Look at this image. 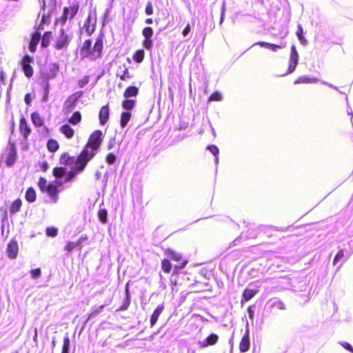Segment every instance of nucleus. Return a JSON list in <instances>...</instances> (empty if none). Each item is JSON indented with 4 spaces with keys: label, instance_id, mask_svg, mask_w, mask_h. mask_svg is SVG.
I'll use <instances>...</instances> for the list:
<instances>
[{
    "label": "nucleus",
    "instance_id": "4",
    "mask_svg": "<svg viewBox=\"0 0 353 353\" xmlns=\"http://www.w3.org/2000/svg\"><path fill=\"white\" fill-rule=\"evenodd\" d=\"M164 254L177 264L173 266V274H177L179 271L183 269L188 264V261L183 259V255L173 249L167 248L164 250Z\"/></svg>",
    "mask_w": 353,
    "mask_h": 353
},
{
    "label": "nucleus",
    "instance_id": "40",
    "mask_svg": "<svg viewBox=\"0 0 353 353\" xmlns=\"http://www.w3.org/2000/svg\"><path fill=\"white\" fill-rule=\"evenodd\" d=\"M136 101L134 99H126L122 101V107L125 110H132L134 108Z\"/></svg>",
    "mask_w": 353,
    "mask_h": 353
},
{
    "label": "nucleus",
    "instance_id": "52",
    "mask_svg": "<svg viewBox=\"0 0 353 353\" xmlns=\"http://www.w3.org/2000/svg\"><path fill=\"white\" fill-rule=\"evenodd\" d=\"M31 276L33 279L39 278L41 274V271L40 268L33 269L30 271Z\"/></svg>",
    "mask_w": 353,
    "mask_h": 353
},
{
    "label": "nucleus",
    "instance_id": "9",
    "mask_svg": "<svg viewBox=\"0 0 353 353\" xmlns=\"http://www.w3.org/2000/svg\"><path fill=\"white\" fill-rule=\"evenodd\" d=\"M83 91H79L70 95L63 103V111L70 112L77 105V102L82 96Z\"/></svg>",
    "mask_w": 353,
    "mask_h": 353
},
{
    "label": "nucleus",
    "instance_id": "10",
    "mask_svg": "<svg viewBox=\"0 0 353 353\" xmlns=\"http://www.w3.org/2000/svg\"><path fill=\"white\" fill-rule=\"evenodd\" d=\"M153 34L154 31L151 27L147 26L142 30V35L143 37L142 45L148 50H152L153 47V41L152 39Z\"/></svg>",
    "mask_w": 353,
    "mask_h": 353
},
{
    "label": "nucleus",
    "instance_id": "58",
    "mask_svg": "<svg viewBox=\"0 0 353 353\" xmlns=\"http://www.w3.org/2000/svg\"><path fill=\"white\" fill-rule=\"evenodd\" d=\"M24 101L27 105H30L31 103L32 99L29 93L25 95Z\"/></svg>",
    "mask_w": 353,
    "mask_h": 353
},
{
    "label": "nucleus",
    "instance_id": "37",
    "mask_svg": "<svg viewBox=\"0 0 353 353\" xmlns=\"http://www.w3.org/2000/svg\"><path fill=\"white\" fill-rule=\"evenodd\" d=\"M133 59L137 63H141L145 58V52L143 49L137 50L134 52Z\"/></svg>",
    "mask_w": 353,
    "mask_h": 353
},
{
    "label": "nucleus",
    "instance_id": "15",
    "mask_svg": "<svg viewBox=\"0 0 353 353\" xmlns=\"http://www.w3.org/2000/svg\"><path fill=\"white\" fill-rule=\"evenodd\" d=\"M19 248L18 242L15 239H12L8 244L6 252L8 256L11 259H14L17 257Z\"/></svg>",
    "mask_w": 353,
    "mask_h": 353
},
{
    "label": "nucleus",
    "instance_id": "21",
    "mask_svg": "<svg viewBox=\"0 0 353 353\" xmlns=\"http://www.w3.org/2000/svg\"><path fill=\"white\" fill-rule=\"evenodd\" d=\"M110 110L108 105L102 106L99 110V119L101 125H104L106 124L109 119Z\"/></svg>",
    "mask_w": 353,
    "mask_h": 353
},
{
    "label": "nucleus",
    "instance_id": "41",
    "mask_svg": "<svg viewBox=\"0 0 353 353\" xmlns=\"http://www.w3.org/2000/svg\"><path fill=\"white\" fill-rule=\"evenodd\" d=\"M98 218L102 223L108 221V212L105 209H101L98 212Z\"/></svg>",
    "mask_w": 353,
    "mask_h": 353
},
{
    "label": "nucleus",
    "instance_id": "24",
    "mask_svg": "<svg viewBox=\"0 0 353 353\" xmlns=\"http://www.w3.org/2000/svg\"><path fill=\"white\" fill-rule=\"evenodd\" d=\"M164 310V305L161 304L157 307L150 317V327H153L157 322L160 314Z\"/></svg>",
    "mask_w": 353,
    "mask_h": 353
},
{
    "label": "nucleus",
    "instance_id": "32",
    "mask_svg": "<svg viewBox=\"0 0 353 353\" xmlns=\"http://www.w3.org/2000/svg\"><path fill=\"white\" fill-rule=\"evenodd\" d=\"M25 199L29 203H33L36 201L37 194L34 189L32 187H30L27 189L25 194Z\"/></svg>",
    "mask_w": 353,
    "mask_h": 353
},
{
    "label": "nucleus",
    "instance_id": "25",
    "mask_svg": "<svg viewBox=\"0 0 353 353\" xmlns=\"http://www.w3.org/2000/svg\"><path fill=\"white\" fill-rule=\"evenodd\" d=\"M31 121L35 127H41L44 124V119L38 112H33L30 114Z\"/></svg>",
    "mask_w": 353,
    "mask_h": 353
},
{
    "label": "nucleus",
    "instance_id": "38",
    "mask_svg": "<svg viewBox=\"0 0 353 353\" xmlns=\"http://www.w3.org/2000/svg\"><path fill=\"white\" fill-rule=\"evenodd\" d=\"M296 34L300 41V43L305 46L307 43V39L303 37V29L301 24H299L297 26V30Z\"/></svg>",
    "mask_w": 353,
    "mask_h": 353
},
{
    "label": "nucleus",
    "instance_id": "59",
    "mask_svg": "<svg viewBox=\"0 0 353 353\" xmlns=\"http://www.w3.org/2000/svg\"><path fill=\"white\" fill-rule=\"evenodd\" d=\"M5 79H6L5 73L3 70H1L0 71V81L3 84L5 83Z\"/></svg>",
    "mask_w": 353,
    "mask_h": 353
},
{
    "label": "nucleus",
    "instance_id": "5",
    "mask_svg": "<svg viewBox=\"0 0 353 353\" xmlns=\"http://www.w3.org/2000/svg\"><path fill=\"white\" fill-rule=\"evenodd\" d=\"M69 6L63 8V13L58 19L62 25L65 24L68 19H72L79 10L80 4L78 0L69 1Z\"/></svg>",
    "mask_w": 353,
    "mask_h": 353
},
{
    "label": "nucleus",
    "instance_id": "44",
    "mask_svg": "<svg viewBox=\"0 0 353 353\" xmlns=\"http://www.w3.org/2000/svg\"><path fill=\"white\" fill-rule=\"evenodd\" d=\"M222 99V96L219 92H214L208 98L209 101H220Z\"/></svg>",
    "mask_w": 353,
    "mask_h": 353
},
{
    "label": "nucleus",
    "instance_id": "62",
    "mask_svg": "<svg viewBox=\"0 0 353 353\" xmlns=\"http://www.w3.org/2000/svg\"><path fill=\"white\" fill-rule=\"evenodd\" d=\"M42 168H43V170L45 172L48 170V163L47 162H44L42 163Z\"/></svg>",
    "mask_w": 353,
    "mask_h": 353
},
{
    "label": "nucleus",
    "instance_id": "60",
    "mask_svg": "<svg viewBox=\"0 0 353 353\" xmlns=\"http://www.w3.org/2000/svg\"><path fill=\"white\" fill-rule=\"evenodd\" d=\"M43 77L45 79H49L50 78H54L55 77V73L54 72H52V74H43Z\"/></svg>",
    "mask_w": 353,
    "mask_h": 353
},
{
    "label": "nucleus",
    "instance_id": "28",
    "mask_svg": "<svg viewBox=\"0 0 353 353\" xmlns=\"http://www.w3.org/2000/svg\"><path fill=\"white\" fill-rule=\"evenodd\" d=\"M52 37V32L51 31H46L42 37H41V46L43 48L48 47L50 44Z\"/></svg>",
    "mask_w": 353,
    "mask_h": 353
},
{
    "label": "nucleus",
    "instance_id": "48",
    "mask_svg": "<svg viewBox=\"0 0 353 353\" xmlns=\"http://www.w3.org/2000/svg\"><path fill=\"white\" fill-rule=\"evenodd\" d=\"M52 12H50L49 13L46 14H43L42 17H41V23L42 24H50V21H51V13Z\"/></svg>",
    "mask_w": 353,
    "mask_h": 353
},
{
    "label": "nucleus",
    "instance_id": "17",
    "mask_svg": "<svg viewBox=\"0 0 353 353\" xmlns=\"http://www.w3.org/2000/svg\"><path fill=\"white\" fill-rule=\"evenodd\" d=\"M19 129L23 139L26 140L30 134L32 130L28 124L26 119L23 116H21L19 119Z\"/></svg>",
    "mask_w": 353,
    "mask_h": 353
},
{
    "label": "nucleus",
    "instance_id": "11",
    "mask_svg": "<svg viewBox=\"0 0 353 353\" xmlns=\"http://www.w3.org/2000/svg\"><path fill=\"white\" fill-rule=\"evenodd\" d=\"M250 330L248 324H246L244 334L240 341L239 348L241 352L245 353L250 350Z\"/></svg>",
    "mask_w": 353,
    "mask_h": 353
},
{
    "label": "nucleus",
    "instance_id": "34",
    "mask_svg": "<svg viewBox=\"0 0 353 353\" xmlns=\"http://www.w3.org/2000/svg\"><path fill=\"white\" fill-rule=\"evenodd\" d=\"M67 169L64 167H55L52 170V174L56 179H61L66 174Z\"/></svg>",
    "mask_w": 353,
    "mask_h": 353
},
{
    "label": "nucleus",
    "instance_id": "16",
    "mask_svg": "<svg viewBox=\"0 0 353 353\" xmlns=\"http://www.w3.org/2000/svg\"><path fill=\"white\" fill-rule=\"evenodd\" d=\"M83 28L88 36H91L94 32L96 30V17L92 19L91 13L87 17Z\"/></svg>",
    "mask_w": 353,
    "mask_h": 353
},
{
    "label": "nucleus",
    "instance_id": "30",
    "mask_svg": "<svg viewBox=\"0 0 353 353\" xmlns=\"http://www.w3.org/2000/svg\"><path fill=\"white\" fill-rule=\"evenodd\" d=\"M139 94V89L136 86L130 85L128 86L124 92L123 96L125 98L128 99L131 97H137Z\"/></svg>",
    "mask_w": 353,
    "mask_h": 353
},
{
    "label": "nucleus",
    "instance_id": "19",
    "mask_svg": "<svg viewBox=\"0 0 353 353\" xmlns=\"http://www.w3.org/2000/svg\"><path fill=\"white\" fill-rule=\"evenodd\" d=\"M41 40V32L35 31L32 34L31 39L29 42L28 49L34 53L37 51V47Z\"/></svg>",
    "mask_w": 353,
    "mask_h": 353
},
{
    "label": "nucleus",
    "instance_id": "31",
    "mask_svg": "<svg viewBox=\"0 0 353 353\" xmlns=\"http://www.w3.org/2000/svg\"><path fill=\"white\" fill-rule=\"evenodd\" d=\"M22 205V201L20 199H15L10 205V212L11 214H14L20 211Z\"/></svg>",
    "mask_w": 353,
    "mask_h": 353
},
{
    "label": "nucleus",
    "instance_id": "33",
    "mask_svg": "<svg viewBox=\"0 0 353 353\" xmlns=\"http://www.w3.org/2000/svg\"><path fill=\"white\" fill-rule=\"evenodd\" d=\"M317 82V79L311 78L309 77H299L294 81V84H301V83H314Z\"/></svg>",
    "mask_w": 353,
    "mask_h": 353
},
{
    "label": "nucleus",
    "instance_id": "29",
    "mask_svg": "<svg viewBox=\"0 0 353 353\" xmlns=\"http://www.w3.org/2000/svg\"><path fill=\"white\" fill-rule=\"evenodd\" d=\"M116 77H119L123 81H127L133 77L130 73L128 68L125 65L123 66V70L121 73L117 72Z\"/></svg>",
    "mask_w": 353,
    "mask_h": 353
},
{
    "label": "nucleus",
    "instance_id": "43",
    "mask_svg": "<svg viewBox=\"0 0 353 353\" xmlns=\"http://www.w3.org/2000/svg\"><path fill=\"white\" fill-rule=\"evenodd\" d=\"M46 234L48 236L55 237L58 234V229L54 227H48L46 229Z\"/></svg>",
    "mask_w": 353,
    "mask_h": 353
},
{
    "label": "nucleus",
    "instance_id": "3",
    "mask_svg": "<svg viewBox=\"0 0 353 353\" xmlns=\"http://www.w3.org/2000/svg\"><path fill=\"white\" fill-rule=\"evenodd\" d=\"M61 185V182L59 181L48 183L44 177H40L38 181V186L41 192L46 193L54 203L57 201L60 192L58 185Z\"/></svg>",
    "mask_w": 353,
    "mask_h": 353
},
{
    "label": "nucleus",
    "instance_id": "13",
    "mask_svg": "<svg viewBox=\"0 0 353 353\" xmlns=\"http://www.w3.org/2000/svg\"><path fill=\"white\" fill-rule=\"evenodd\" d=\"M299 61V54L296 50V48L294 46H292L291 47V52H290V57L289 59V65L288 68V72L286 74H290L293 72L298 64Z\"/></svg>",
    "mask_w": 353,
    "mask_h": 353
},
{
    "label": "nucleus",
    "instance_id": "7",
    "mask_svg": "<svg viewBox=\"0 0 353 353\" xmlns=\"http://www.w3.org/2000/svg\"><path fill=\"white\" fill-rule=\"evenodd\" d=\"M85 158V157L81 156V152L77 157L71 156L68 152H64L61 154L59 157V163L64 165H74V166H79V159H80L81 163L84 162V166H86L89 161Z\"/></svg>",
    "mask_w": 353,
    "mask_h": 353
},
{
    "label": "nucleus",
    "instance_id": "51",
    "mask_svg": "<svg viewBox=\"0 0 353 353\" xmlns=\"http://www.w3.org/2000/svg\"><path fill=\"white\" fill-rule=\"evenodd\" d=\"M104 307V305H100L99 307L96 308L95 310H94L88 316V320L91 319V318H93L96 315L99 314L102 309Z\"/></svg>",
    "mask_w": 353,
    "mask_h": 353
},
{
    "label": "nucleus",
    "instance_id": "8",
    "mask_svg": "<svg viewBox=\"0 0 353 353\" xmlns=\"http://www.w3.org/2000/svg\"><path fill=\"white\" fill-rule=\"evenodd\" d=\"M34 62V58L28 54L23 57L21 61V65L25 76L28 78H31L34 74V70L31 63Z\"/></svg>",
    "mask_w": 353,
    "mask_h": 353
},
{
    "label": "nucleus",
    "instance_id": "6",
    "mask_svg": "<svg viewBox=\"0 0 353 353\" xmlns=\"http://www.w3.org/2000/svg\"><path fill=\"white\" fill-rule=\"evenodd\" d=\"M71 42V36L63 28L59 30V35L56 37L53 48L57 51L65 50Z\"/></svg>",
    "mask_w": 353,
    "mask_h": 353
},
{
    "label": "nucleus",
    "instance_id": "61",
    "mask_svg": "<svg viewBox=\"0 0 353 353\" xmlns=\"http://www.w3.org/2000/svg\"><path fill=\"white\" fill-rule=\"evenodd\" d=\"M36 28V31H38L39 32H41V31L43 30L44 28L43 26V24H40L37 27L35 28Z\"/></svg>",
    "mask_w": 353,
    "mask_h": 353
},
{
    "label": "nucleus",
    "instance_id": "14",
    "mask_svg": "<svg viewBox=\"0 0 353 353\" xmlns=\"http://www.w3.org/2000/svg\"><path fill=\"white\" fill-rule=\"evenodd\" d=\"M79 166H73L72 169L69 171L68 173L66 172V177L65 178V182H71L76 177L77 174L82 172L86 166H84V162H81L80 159H79Z\"/></svg>",
    "mask_w": 353,
    "mask_h": 353
},
{
    "label": "nucleus",
    "instance_id": "42",
    "mask_svg": "<svg viewBox=\"0 0 353 353\" xmlns=\"http://www.w3.org/2000/svg\"><path fill=\"white\" fill-rule=\"evenodd\" d=\"M70 340L68 336L63 338L61 353H69Z\"/></svg>",
    "mask_w": 353,
    "mask_h": 353
},
{
    "label": "nucleus",
    "instance_id": "20",
    "mask_svg": "<svg viewBox=\"0 0 353 353\" xmlns=\"http://www.w3.org/2000/svg\"><path fill=\"white\" fill-rule=\"evenodd\" d=\"M59 132L67 139H72L74 134V130L70 126V123H64L59 128Z\"/></svg>",
    "mask_w": 353,
    "mask_h": 353
},
{
    "label": "nucleus",
    "instance_id": "35",
    "mask_svg": "<svg viewBox=\"0 0 353 353\" xmlns=\"http://www.w3.org/2000/svg\"><path fill=\"white\" fill-rule=\"evenodd\" d=\"M161 269L165 274L170 273L172 269H173V267L168 259H163L161 261Z\"/></svg>",
    "mask_w": 353,
    "mask_h": 353
},
{
    "label": "nucleus",
    "instance_id": "2",
    "mask_svg": "<svg viewBox=\"0 0 353 353\" xmlns=\"http://www.w3.org/2000/svg\"><path fill=\"white\" fill-rule=\"evenodd\" d=\"M103 50V36L98 37L92 48L91 39H86L80 49V54L83 59L90 58L92 60L100 58Z\"/></svg>",
    "mask_w": 353,
    "mask_h": 353
},
{
    "label": "nucleus",
    "instance_id": "47",
    "mask_svg": "<svg viewBox=\"0 0 353 353\" xmlns=\"http://www.w3.org/2000/svg\"><path fill=\"white\" fill-rule=\"evenodd\" d=\"M285 46H286V43H281L280 45L270 43L268 49L271 50H272L274 52H276V51H277L279 49L285 48Z\"/></svg>",
    "mask_w": 353,
    "mask_h": 353
},
{
    "label": "nucleus",
    "instance_id": "46",
    "mask_svg": "<svg viewBox=\"0 0 353 353\" xmlns=\"http://www.w3.org/2000/svg\"><path fill=\"white\" fill-rule=\"evenodd\" d=\"M89 81H90V76H88V75L84 76L83 78L78 80V82H77L78 86L79 88H83L89 83Z\"/></svg>",
    "mask_w": 353,
    "mask_h": 353
},
{
    "label": "nucleus",
    "instance_id": "64",
    "mask_svg": "<svg viewBox=\"0 0 353 353\" xmlns=\"http://www.w3.org/2000/svg\"><path fill=\"white\" fill-rule=\"evenodd\" d=\"M248 312H249L250 318V319H252V317H253V311H252V310L251 307H249L248 308Z\"/></svg>",
    "mask_w": 353,
    "mask_h": 353
},
{
    "label": "nucleus",
    "instance_id": "57",
    "mask_svg": "<svg viewBox=\"0 0 353 353\" xmlns=\"http://www.w3.org/2000/svg\"><path fill=\"white\" fill-rule=\"evenodd\" d=\"M270 43H268V42H265V41H258L255 43V45H259L261 47H265L266 48H269V46H270Z\"/></svg>",
    "mask_w": 353,
    "mask_h": 353
},
{
    "label": "nucleus",
    "instance_id": "27",
    "mask_svg": "<svg viewBox=\"0 0 353 353\" xmlns=\"http://www.w3.org/2000/svg\"><path fill=\"white\" fill-rule=\"evenodd\" d=\"M82 115L79 111H75L72 113V116L68 119V123L77 125L81 122Z\"/></svg>",
    "mask_w": 353,
    "mask_h": 353
},
{
    "label": "nucleus",
    "instance_id": "18",
    "mask_svg": "<svg viewBox=\"0 0 353 353\" xmlns=\"http://www.w3.org/2000/svg\"><path fill=\"white\" fill-rule=\"evenodd\" d=\"M88 236L86 235H82L80 236V238L78 239L76 242L72 241H68L65 244L64 247V250L69 252H72L76 248H79V250H81L82 248V243L87 240Z\"/></svg>",
    "mask_w": 353,
    "mask_h": 353
},
{
    "label": "nucleus",
    "instance_id": "50",
    "mask_svg": "<svg viewBox=\"0 0 353 353\" xmlns=\"http://www.w3.org/2000/svg\"><path fill=\"white\" fill-rule=\"evenodd\" d=\"M208 150H209L212 154L217 159V155L219 154V150L215 145H210L208 146Z\"/></svg>",
    "mask_w": 353,
    "mask_h": 353
},
{
    "label": "nucleus",
    "instance_id": "45",
    "mask_svg": "<svg viewBox=\"0 0 353 353\" xmlns=\"http://www.w3.org/2000/svg\"><path fill=\"white\" fill-rule=\"evenodd\" d=\"M105 161L108 165H112L116 161V155L112 152H109L105 156Z\"/></svg>",
    "mask_w": 353,
    "mask_h": 353
},
{
    "label": "nucleus",
    "instance_id": "56",
    "mask_svg": "<svg viewBox=\"0 0 353 353\" xmlns=\"http://www.w3.org/2000/svg\"><path fill=\"white\" fill-rule=\"evenodd\" d=\"M341 345L346 350H349L350 352H353V348L350 343L347 342H343L341 343Z\"/></svg>",
    "mask_w": 353,
    "mask_h": 353
},
{
    "label": "nucleus",
    "instance_id": "53",
    "mask_svg": "<svg viewBox=\"0 0 353 353\" xmlns=\"http://www.w3.org/2000/svg\"><path fill=\"white\" fill-rule=\"evenodd\" d=\"M145 12L148 15H151L153 14V7L152 2L149 1L147 3Z\"/></svg>",
    "mask_w": 353,
    "mask_h": 353
},
{
    "label": "nucleus",
    "instance_id": "55",
    "mask_svg": "<svg viewBox=\"0 0 353 353\" xmlns=\"http://www.w3.org/2000/svg\"><path fill=\"white\" fill-rule=\"evenodd\" d=\"M190 30H191L190 25L189 23H188L182 31L183 36L186 37L190 33Z\"/></svg>",
    "mask_w": 353,
    "mask_h": 353
},
{
    "label": "nucleus",
    "instance_id": "49",
    "mask_svg": "<svg viewBox=\"0 0 353 353\" xmlns=\"http://www.w3.org/2000/svg\"><path fill=\"white\" fill-rule=\"evenodd\" d=\"M344 257V253L342 250H339L333 260V265H335L339 261Z\"/></svg>",
    "mask_w": 353,
    "mask_h": 353
},
{
    "label": "nucleus",
    "instance_id": "54",
    "mask_svg": "<svg viewBox=\"0 0 353 353\" xmlns=\"http://www.w3.org/2000/svg\"><path fill=\"white\" fill-rule=\"evenodd\" d=\"M115 144H116V139H115V138L112 137V138L110 139L108 142V144H107V149L108 150L112 149L114 147Z\"/></svg>",
    "mask_w": 353,
    "mask_h": 353
},
{
    "label": "nucleus",
    "instance_id": "26",
    "mask_svg": "<svg viewBox=\"0 0 353 353\" xmlns=\"http://www.w3.org/2000/svg\"><path fill=\"white\" fill-rule=\"evenodd\" d=\"M125 300L123 302V305L117 310V311H124L126 310L130 305V285L129 282L125 285Z\"/></svg>",
    "mask_w": 353,
    "mask_h": 353
},
{
    "label": "nucleus",
    "instance_id": "12",
    "mask_svg": "<svg viewBox=\"0 0 353 353\" xmlns=\"http://www.w3.org/2000/svg\"><path fill=\"white\" fill-rule=\"evenodd\" d=\"M7 148L9 150V152L6 157V163L8 166H12L14 164L17 157V152L14 143L9 141Z\"/></svg>",
    "mask_w": 353,
    "mask_h": 353
},
{
    "label": "nucleus",
    "instance_id": "39",
    "mask_svg": "<svg viewBox=\"0 0 353 353\" xmlns=\"http://www.w3.org/2000/svg\"><path fill=\"white\" fill-rule=\"evenodd\" d=\"M131 118V114L129 112H123L121 114L120 125L125 128Z\"/></svg>",
    "mask_w": 353,
    "mask_h": 353
},
{
    "label": "nucleus",
    "instance_id": "23",
    "mask_svg": "<svg viewBox=\"0 0 353 353\" xmlns=\"http://www.w3.org/2000/svg\"><path fill=\"white\" fill-rule=\"evenodd\" d=\"M258 292L259 290L257 289H245L241 296V303L249 301L258 293Z\"/></svg>",
    "mask_w": 353,
    "mask_h": 353
},
{
    "label": "nucleus",
    "instance_id": "36",
    "mask_svg": "<svg viewBox=\"0 0 353 353\" xmlns=\"http://www.w3.org/2000/svg\"><path fill=\"white\" fill-rule=\"evenodd\" d=\"M47 148L51 152H57L59 148L58 141L54 139H50L47 142Z\"/></svg>",
    "mask_w": 353,
    "mask_h": 353
},
{
    "label": "nucleus",
    "instance_id": "1",
    "mask_svg": "<svg viewBox=\"0 0 353 353\" xmlns=\"http://www.w3.org/2000/svg\"><path fill=\"white\" fill-rule=\"evenodd\" d=\"M103 142L101 130H96L92 132L81 150V156L86 157L90 161L97 154Z\"/></svg>",
    "mask_w": 353,
    "mask_h": 353
},
{
    "label": "nucleus",
    "instance_id": "22",
    "mask_svg": "<svg viewBox=\"0 0 353 353\" xmlns=\"http://www.w3.org/2000/svg\"><path fill=\"white\" fill-rule=\"evenodd\" d=\"M219 340V336L216 334H210L204 341L199 342L201 347H206L208 345H215Z\"/></svg>",
    "mask_w": 353,
    "mask_h": 353
},
{
    "label": "nucleus",
    "instance_id": "63",
    "mask_svg": "<svg viewBox=\"0 0 353 353\" xmlns=\"http://www.w3.org/2000/svg\"><path fill=\"white\" fill-rule=\"evenodd\" d=\"M145 23L147 24H152L153 23V19L152 18H148L145 19Z\"/></svg>",
    "mask_w": 353,
    "mask_h": 353
}]
</instances>
